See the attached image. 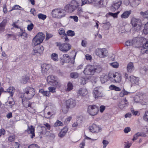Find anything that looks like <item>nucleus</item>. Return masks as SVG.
Here are the masks:
<instances>
[{"label":"nucleus","instance_id":"1","mask_svg":"<svg viewBox=\"0 0 148 148\" xmlns=\"http://www.w3.org/2000/svg\"><path fill=\"white\" fill-rule=\"evenodd\" d=\"M23 98L30 99L35 94V89L32 87L27 86L23 89Z\"/></svg>","mask_w":148,"mask_h":148},{"label":"nucleus","instance_id":"2","mask_svg":"<svg viewBox=\"0 0 148 148\" xmlns=\"http://www.w3.org/2000/svg\"><path fill=\"white\" fill-rule=\"evenodd\" d=\"M78 6L77 2L75 0H73L65 6L64 9L65 12L72 13L76 9Z\"/></svg>","mask_w":148,"mask_h":148},{"label":"nucleus","instance_id":"3","mask_svg":"<svg viewBox=\"0 0 148 148\" xmlns=\"http://www.w3.org/2000/svg\"><path fill=\"white\" fill-rule=\"evenodd\" d=\"M108 75L110 78V80L113 83H119L121 82L122 76L120 73L110 71L108 73Z\"/></svg>","mask_w":148,"mask_h":148},{"label":"nucleus","instance_id":"4","mask_svg":"<svg viewBox=\"0 0 148 148\" xmlns=\"http://www.w3.org/2000/svg\"><path fill=\"white\" fill-rule=\"evenodd\" d=\"M45 35L42 32L38 33L33 38L32 45L36 46L40 45L43 41L45 38Z\"/></svg>","mask_w":148,"mask_h":148},{"label":"nucleus","instance_id":"5","mask_svg":"<svg viewBox=\"0 0 148 148\" xmlns=\"http://www.w3.org/2000/svg\"><path fill=\"white\" fill-rule=\"evenodd\" d=\"M56 46L58 47L59 49L64 53H67L71 48V45L69 43L57 42Z\"/></svg>","mask_w":148,"mask_h":148},{"label":"nucleus","instance_id":"6","mask_svg":"<svg viewBox=\"0 0 148 148\" xmlns=\"http://www.w3.org/2000/svg\"><path fill=\"white\" fill-rule=\"evenodd\" d=\"M64 10L62 9H56L53 10L52 15L53 17L61 18L65 16L66 15L65 12Z\"/></svg>","mask_w":148,"mask_h":148},{"label":"nucleus","instance_id":"7","mask_svg":"<svg viewBox=\"0 0 148 148\" xmlns=\"http://www.w3.org/2000/svg\"><path fill=\"white\" fill-rule=\"evenodd\" d=\"M146 40V38L142 37L135 38L132 40V46L135 47H140L142 45L143 42Z\"/></svg>","mask_w":148,"mask_h":148},{"label":"nucleus","instance_id":"8","mask_svg":"<svg viewBox=\"0 0 148 148\" xmlns=\"http://www.w3.org/2000/svg\"><path fill=\"white\" fill-rule=\"evenodd\" d=\"M95 53L96 55L100 58H104L108 56V51L105 48L96 49Z\"/></svg>","mask_w":148,"mask_h":148},{"label":"nucleus","instance_id":"9","mask_svg":"<svg viewBox=\"0 0 148 148\" xmlns=\"http://www.w3.org/2000/svg\"><path fill=\"white\" fill-rule=\"evenodd\" d=\"M99 108L96 105H90L88 106L87 108V112L90 115L95 116L98 112Z\"/></svg>","mask_w":148,"mask_h":148},{"label":"nucleus","instance_id":"10","mask_svg":"<svg viewBox=\"0 0 148 148\" xmlns=\"http://www.w3.org/2000/svg\"><path fill=\"white\" fill-rule=\"evenodd\" d=\"M47 80L48 82L51 85L56 87L59 85V82L57 77L53 75H49L47 77Z\"/></svg>","mask_w":148,"mask_h":148},{"label":"nucleus","instance_id":"11","mask_svg":"<svg viewBox=\"0 0 148 148\" xmlns=\"http://www.w3.org/2000/svg\"><path fill=\"white\" fill-rule=\"evenodd\" d=\"M131 24L134 27H142V24L141 20L135 17L132 18L131 21Z\"/></svg>","mask_w":148,"mask_h":148},{"label":"nucleus","instance_id":"12","mask_svg":"<svg viewBox=\"0 0 148 148\" xmlns=\"http://www.w3.org/2000/svg\"><path fill=\"white\" fill-rule=\"evenodd\" d=\"M44 50L43 46L41 45H39L36 46L32 52L33 55H38L42 53Z\"/></svg>","mask_w":148,"mask_h":148},{"label":"nucleus","instance_id":"13","mask_svg":"<svg viewBox=\"0 0 148 148\" xmlns=\"http://www.w3.org/2000/svg\"><path fill=\"white\" fill-rule=\"evenodd\" d=\"M94 68L93 65L89 64L86 66L83 72L86 75H93L94 74Z\"/></svg>","mask_w":148,"mask_h":148},{"label":"nucleus","instance_id":"14","mask_svg":"<svg viewBox=\"0 0 148 148\" xmlns=\"http://www.w3.org/2000/svg\"><path fill=\"white\" fill-rule=\"evenodd\" d=\"M28 134L30 135V138L32 139L35 136V127L32 125L28 126L27 129L25 130Z\"/></svg>","mask_w":148,"mask_h":148},{"label":"nucleus","instance_id":"15","mask_svg":"<svg viewBox=\"0 0 148 148\" xmlns=\"http://www.w3.org/2000/svg\"><path fill=\"white\" fill-rule=\"evenodd\" d=\"M66 106L68 108H72L76 106V102L75 100L72 99H70L66 101Z\"/></svg>","mask_w":148,"mask_h":148},{"label":"nucleus","instance_id":"16","mask_svg":"<svg viewBox=\"0 0 148 148\" xmlns=\"http://www.w3.org/2000/svg\"><path fill=\"white\" fill-rule=\"evenodd\" d=\"M41 72L43 75L47 74L49 73V71L50 68L49 64H43L41 65Z\"/></svg>","mask_w":148,"mask_h":148},{"label":"nucleus","instance_id":"17","mask_svg":"<svg viewBox=\"0 0 148 148\" xmlns=\"http://www.w3.org/2000/svg\"><path fill=\"white\" fill-rule=\"evenodd\" d=\"M89 129L91 132L93 133L98 132L101 130V128L99 126L95 124H93L92 125L90 126Z\"/></svg>","mask_w":148,"mask_h":148},{"label":"nucleus","instance_id":"18","mask_svg":"<svg viewBox=\"0 0 148 148\" xmlns=\"http://www.w3.org/2000/svg\"><path fill=\"white\" fill-rule=\"evenodd\" d=\"M122 2L120 0L115 1L112 5L111 10L112 11H114L118 9L120 7L122 3Z\"/></svg>","mask_w":148,"mask_h":148},{"label":"nucleus","instance_id":"19","mask_svg":"<svg viewBox=\"0 0 148 148\" xmlns=\"http://www.w3.org/2000/svg\"><path fill=\"white\" fill-rule=\"evenodd\" d=\"M68 130V128L66 126H64L62 129L58 134V136L60 138H63L66 135Z\"/></svg>","mask_w":148,"mask_h":148},{"label":"nucleus","instance_id":"20","mask_svg":"<svg viewBox=\"0 0 148 148\" xmlns=\"http://www.w3.org/2000/svg\"><path fill=\"white\" fill-rule=\"evenodd\" d=\"M77 93L79 95L84 96L88 93V91L85 88H81L77 91Z\"/></svg>","mask_w":148,"mask_h":148},{"label":"nucleus","instance_id":"21","mask_svg":"<svg viewBox=\"0 0 148 148\" xmlns=\"http://www.w3.org/2000/svg\"><path fill=\"white\" fill-rule=\"evenodd\" d=\"M139 81V78L134 76H130V81L134 85H138Z\"/></svg>","mask_w":148,"mask_h":148},{"label":"nucleus","instance_id":"22","mask_svg":"<svg viewBox=\"0 0 148 148\" xmlns=\"http://www.w3.org/2000/svg\"><path fill=\"white\" fill-rule=\"evenodd\" d=\"M29 99L25 98H23L22 99V103L24 106L26 108L31 106L32 104L29 101Z\"/></svg>","mask_w":148,"mask_h":148},{"label":"nucleus","instance_id":"23","mask_svg":"<svg viewBox=\"0 0 148 148\" xmlns=\"http://www.w3.org/2000/svg\"><path fill=\"white\" fill-rule=\"evenodd\" d=\"M93 67L94 68V74L95 72L99 73L101 72L103 69L102 66L99 65H93Z\"/></svg>","mask_w":148,"mask_h":148},{"label":"nucleus","instance_id":"24","mask_svg":"<svg viewBox=\"0 0 148 148\" xmlns=\"http://www.w3.org/2000/svg\"><path fill=\"white\" fill-rule=\"evenodd\" d=\"M128 104L127 100L125 99L124 101H121L119 102L118 106L119 108L122 109L124 107L127 106Z\"/></svg>","mask_w":148,"mask_h":148},{"label":"nucleus","instance_id":"25","mask_svg":"<svg viewBox=\"0 0 148 148\" xmlns=\"http://www.w3.org/2000/svg\"><path fill=\"white\" fill-rule=\"evenodd\" d=\"M127 69V72L130 73H131L133 71L134 69V67L132 62H130L128 64Z\"/></svg>","mask_w":148,"mask_h":148},{"label":"nucleus","instance_id":"26","mask_svg":"<svg viewBox=\"0 0 148 148\" xmlns=\"http://www.w3.org/2000/svg\"><path fill=\"white\" fill-rule=\"evenodd\" d=\"M132 11L131 10L125 11L121 15V18H127L131 14Z\"/></svg>","mask_w":148,"mask_h":148},{"label":"nucleus","instance_id":"27","mask_svg":"<svg viewBox=\"0 0 148 148\" xmlns=\"http://www.w3.org/2000/svg\"><path fill=\"white\" fill-rule=\"evenodd\" d=\"M146 49H148V40L143 45L142 48L141 49V53L142 54L146 53Z\"/></svg>","mask_w":148,"mask_h":148},{"label":"nucleus","instance_id":"28","mask_svg":"<svg viewBox=\"0 0 148 148\" xmlns=\"http://www.w3.org/2000/svg\"><path fill=\"white\" fill-rule=\"evenodd\" d=\"M39 92L42 94L44 96L48 97L50 96L51 94L50 92L49 91H45L44 90L42 89H40Z\"/></svg>","mask_w":148,"mask_h":148},{"label":"nucleus","instance_id":"29","mask_svg":"<svg viewBox=\"0 0 148 148\" xmlns=\"http://www.w3.org/2000/svg\"><path fill=\"white\" fill-rule=\"evenodd\" d=\"M15 89L14 87H10L6 90V91L5 92H7L10 93V95L11 97H12L14 93L15 92Z\"/></svg>","mask_w":148,"mask_h":148},{"label":"nucleus","instance_id":"30","mask_svg":"<svg viewBox=\"0 0 148 148\" xmlns=\"http://www.w3.org/2000/svg\"><path fill=\"white\" fill-rule=\"evenodd\" d=\"M110 80L108 74V75H105L103 77H101L100 78V80L102 83H104L107 82L109 80Z\"/></svg>","mask_w":148,"mask_h":148},{"label":"nucleus","instance_id":"31","mask_svg":"<svg viewBox=\"0 0 148 148\" xmlns=\"http://www.w3.org/2000/svg\"><path fill=\"white\" fill-rule=\"evenodd\" d=\"M140 0H132L130 4L131 6L133 7L137 6L140 3Z\"/></svg>","mask_w":148,"mask_h":148},{"label":"nucleus","instance_id":"32","mask_svg":"<svg viewBox=\"0 0 148 148\" xmlns=\"http://www.w3.org/2000/svg\"><path fill=\"white\" fill-rule=\"evenodd\" d=\"M93 95L95 99L98 98L99 96V93L98 88H94L93 90Z\"/></svg>","mask_w":148,"mask_h":148},{"label":"nucleus","instance_id":"33","mask_svg":"<svg viewBox=\"0 0 148 148\" xmlns=\"http://www.w3.org/2000/svg\"><path fill=\"white\" fill-rule=\"evenodd\" d=\"M51 59L55 61H58V55L57 53H53L51 56Z\"/></svg>","mask_w":148,"mask_h":148},{"label":"nucleus","instance_id":"34","mask_svg":"<svg viewBox=\"0 0 148 148\" xmlns=\"http://www.w3.org/2000/svg\"><path fill=\"white\" fill-rule=\"evenodd\" d=\"M97 0H82V6L86 4H91L93 2Z\"/></svg>","mask_w":148,"mask_h":148},{"label":"nucleus","instance_id":"35","mask_svg":"<svg viewBox=\"0 0 148 148\" xmlns=\"http://www.w3.org/2000/svg\"><path fill=\"white\" fill-rule=\"evenodd\" d=\"M63 126V123L58 120H56L53 125V126L55 127H56L59 126Z\"/></svg>","mask_w":148,"mask_h":148},{"label":"nucleus","instance_id":"36","mask_svg":"<svg viewBox=\"0 0 148 148\" xmlns=\"http://www.w3.org/2000/svg\"><path fill=\"white\" fill-rule=\"evenodd\" d=\"M111 90H114L115 91H119L121 90V89L114 85H111L109 87Z\"/></svg>","mask_w":148,"mask_h":148},{"label":"nucleus","instance_id":"37","mask_svg":"<svg viewBox=\"0 0 148 148\" xmlns=\"http://www.w3.org/2000/svg\"><path fill=\"white\" fill-rule=\"evenodd\" d=\"M29 80V77L27 75H25V77H23L21 82L22 84H26L28 81Z\"/></svg>","mask_w":148,"mask_h":148},{"label":"nucleus","instance_id":"38","mask_svg":"<svg viewBox=\"0 0 148 148\" xmlns=\"http://www.w3.org/2000/svg\"><path fill=\"white\" fill-rule=\"evenodd\" d=\"M6 36L8 38H10V39L15 40L16 38V36L14 34H7Z\"/></svg>","mask_w":148,"mask_h":148},{"label":"nucleus","instance_id":"39","mask_svg":"<svg viewBox=\"0 0 148 148\" xmlns=\"http://www.w3.org/2000/svg\"><path fill=\"white\" fill-rule=\"evenodd\" d=\"M140 14L143 18H147L148 19V10L144 12H140Z\"/></svg>","mask_w":148,"mask_h":148},{"label":"nucleus","instance_id":"40","mask_svg":"<svg viewBox=\"0 0 148 148\" xmlns=\"http://www.w3.org/2000/svg\"><path fill=\"white\" fill-rule=\"evenodd\" d=\"M73 86L71 83L69 82L67 84V88L66 91H69L73 89Z\"/></svg>","mask_w":148,"mask_h":148},{"label":"nucleus","instance_id":"41","mask_svg":"<svg viewBox=\"0 0 148 148\" xmlns=\"http://www.w3.org/2000/svg\"><path fill=\"white\" fill-rule=\"evenodd\" d=\"M119 13V12H118L115 13H112V12H109L106 14V16L108 15L111 16L114 18H116L117 17V15Z\"/></svg>","mask_w":148,"mask_h":148},{"label":"nucleus","instance_id":"42","mask_svg":"<svg viewBox=\"0 0 148 148\" xmlns=\"http://www.w3.org/2000/svg\"><path fill=\"white\" fill-rule=\"evenodd\" d=\"M68 36H73L75 35L74 32L71 30H68L66 33V34Z\"/></svg>","mask_w":148,"mask_h":148},{"label":"nucleus","instance_id":"43","mask_svg":"<svg viewBox=\"0 0 148 148\" xmlns=\"http://www.w3.org/2000/svg\"><path fill=\"white\" fill-rule=\"evenodd\" d=\"M63 58L65 59L66 60V62H67V60L68 59V61L69 62L71 60V58L68 54H64L63 55Z\"/></svg>","mask_w":148,"mask_h":148},{"label":"nucleus","instance_id":"44","mask_svg":"<svg viewBox=\"0 0 148 148\" xmlns=\"http://www.w3.org/2000/svg\"><path fill=\"white\" fill-rule=\"evenodd\" d=\"M143 119L145 121H148V110L145 111L143 116Z\"/></svg>","mask_w":148,"mask_h":148},{"label":"nucleus","instance_id":"45","mask_svg":"<svg viewBox=\"0 0 148 148\" xmlns=\"http://www.w3.org/2000/svg\"><path fill=\"white\" fill-rule=\"evenodd\" d=\"M27 148H40V147L37 144H33L29 145Z\"/></svg>","mask_w":148,"mask_h":148},{"label":"nucleus","instance_id":"46","mask_svg":"<svg viewBox=\"0 0 148 148\" xmlns=\"http://www.w3.org/2000/svg\"><path fill=\"white\" fill-rule=\"evenodd\" d=\"M70 77L72 78H76L78 76V74L76 73H71L70 74Z\"/></svg>","mask_w":148,"mask_h":148},{"label":"nucleus","instance_id":"47","mask_svg":"<svg viewBox=\"0 0 148 148\" xmlns=\"http://www.w3.org/2000/svg\"><path fill=\"white\" fill-rule=\"evenodd\" d=\"M58 33L60 35H62L66 36V34L65 33V31L63 28H60L58 30Z\"/></svg>","mask_w":148,"mask_h":148},{"label":"nucleus","instance_id":"48","mask_svg":"<svg viewBox=\"0 0 148 148\" xmlns=\"http://www.w3.org/2000/svg\"><path fill=\"white\" fill-rule=\"evenodd\" d=\"M15 136L13 135L12 136H10L8 138V140L10 142L13 141L15 139Z\"/></svg>","mask_w":148,"mask_h":148},{"label":"nucleus","instance_id":"49","mask_svg":"<svg viewBox=\"0 0 148 148\" xmlns=\"http://www.w3.org/2000/svg\"><path fill=\"white\" fill-rule=\"evenodd\" d=\"M19 36H23L24 37L23 38H27L28 36V35L27 33L25 32H22L21 33H20L19 34Z\"/></svg>","mask_w":148,"mask_h":148},{"label":"nucleus","instance_id":"50","mask_svg":"<svg viewBox=\"0 0 148 148\" xmlns=\"http://www.w3.org/2000/svg\"><path fill=\"white\" fill-rule=\"evenodd\" d=\"M38 18H40L42 19V20H44L46 18V15H44L42 14H39L38 15Z\"/></svg>","mask_w":148,"mask_h":148},{"label":"nucleus","instance_id":"51","mask_svg":"<svg viewBox=\"0 0 148 148\" xmlns=\"http://www.w3.org/2000/svg\"><path fill=\"white\" fill-rule=\"evenodd\" d=\"M48 89L49 90L50 92L52 93H54L56 92V88L54 87H48Z\"/></svg>","mask_w":148,"mask_h":148},{"label":"nucleus","instance_id":"52","mask_svg":"<svg viewBox=\"0 0 148 148\" xmlns=\"http://www.w3.org/2000/svg\"><path fill=\"white\" fill-rule=\"evenodd\" d=\"M111 65L114 68H117L118 67L119 64L116 62H114L111 63Z\"/></svg>","mask_w":148,"mask_h":148},{"label":"nucleus","instance_id":"53","mask_svg":"<svg viewBox=\"0 0 148 148\" xmlns=\"http://www.w3.org/2000/svg\"><path fill=\"white\" fill-rule=\"evenodd\" d=\"M6 133V131L5 129L3 128H2L0 129V135L1 136H4Z\"/></svg>","mask_w":148,"mask_h":148},{"label":"nucleus","instance_id":"54","mask_svg":"<svg viewBox=\"0 0 148 148\" xmlns=\"http://www.w3.org/2000/svg\"><path fill=\"white\" fill-rule=\"evenodd\" d=\"M125 45L127 46H132V40L126 41L125 42Z\"/></svg>","mask_w":148,"mask_h":148},{"label":"nucleus","instance_id":"55","mask_svg":"<svg viewBox=\"0 0 148 148\" xmlns=\"http://www.w3.org/2000/svg\"><path fill=\"white\" fill-rule=\"evenodd\" d=\"M69 108H68L66 106V107H63L62 108V111L64 114H66L68 111Z\"/></svg>","mask_w":148,"mask_h":148},{"label":"nucleus","instance_id":"56","mask_svg":"<svg viewBox=\"0 0 148 148\" xmlns=\"http://www.w3.org/2000/svg\"><path fill=\"white\" fill-rule=\"evenodd\" d=\"M21 8V7L19 5H16L12 8V9L10 10V11L15 10H20L19 8Z\"/></svg>","mask_w":148,"mask_h":148},{"label":"nucleus","instance_id":"57","mask_svg":"<svg viewBox=\"0 0 148 148\" xmlns=\"http://www.w3.org/2000/svg\"><path fill=\"white\" fill-rule=\"evenodd\" d=\"M29 108H28L27 110L30 112L33 113L35 112V110L32 108V106L29 107Z\"/></svg>","mask_w":148,"mask_h":148},{"label":"nucleus","instance_id":"58","mask_svg":"<svg viewBox=\"0 0 148 148\" xmlns=\"http://www.w3.org/2000/svg\"><path fill=\"white\" fill-rule=\"evenodd\" d=\"M106 109V107L103 105L99 107V111L100 112L102 113Z\"/></svg>","mask_w":148,"mask_h":148},{"label":"nucleus","instance_id":"59","mask_svg":"<svg viewBox=\"0 0 148 148\" xmlns=\"http://www.w3.org/2000/svg\"><path fill=\"white\" fill-rule=\"evenodd\" d=\"M70 18H73L74 21L75 22H77L78 20V17L76 16H71Z\"/></svg>","mask_w":148,"mask_h":148},{"label":"nucleus","instance_id":"60","mask_svg":"<svg viewBox=\"0 0 148 148\" xmlns=\"http://www.w3.org/2000/svg\"><path fill=\"white\" fill-rule=\"evenodd\" d=\"M71 119L72 117L71 116H69L65 119L64 121V123L65 124L68 123L71 120Z\"/></svg>","mask_w":148,"mask_h":148},{"label":"nucleus","instance_id":"61","mask_svg":"<svg viewBox=\"0 0 148 148\" xmlns=\"http://www.w3.org/2000/svg\"><path fill=\"white\" fill-rule=\"evenodd\" d=\"M103 147H106L107 145L108 144L109 142L108 141L105 140H103Z\"/></svg>","mask_w":148,"mask_h":148},{"label":"nucleus","instance_id":"62","mask_svg":"<svg viewBox=\"0 0 148 148\" xmlns=\"http://www.w3.org/2000/svg\"><path fill=\"white\" fill-rule=\"evenodd\" d=\"M6 24V20H4L0 24V27H4Z\"/></svg>","mask_w":148,"mask_h":148},{"label":"nucleus","instance_id":"63","mask_svg":"<svg viewBox=\"0 0 148 148\" xmlns=\"http://www.w3.org/2000/svg\"><path fill=\"white\" fill-rule=\"evenodd\" d=\"M130 131V128L129 127H125L124 130V132L125 133H127Z\"/></svg>","mask_w":148,"mask_h":148},{"label":"nucleus","instance_id":"64","mask_svg":"<svg viewBox=\"0 0 148 148\" xmlns=\"http://www.w3.org/2000/svg\"><path fill=\"white\" fill-rule=\"evenodd\" d=\"M131 144L129 142L127 143H125V148H130L131 145Z\"/></svg>","mask_w":148,"mask_h":148}]
</instances>
